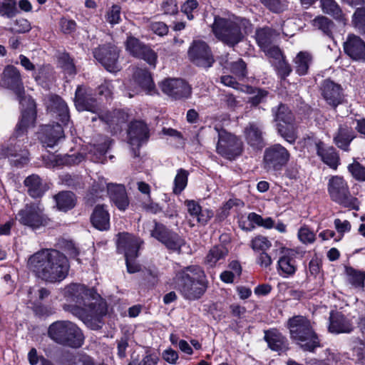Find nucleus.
<instances>
[{"mask_svg": "<svg viewBox=\"0 0 365 365\" xmlns=\"http://www.w3.org/2000/svg\"><path fill=\"white\" fill-rule=\"evenodd\" d=\"M278 76L282 79H285L292 72L291 66L286 61L285 57L277 61L272 62Z\"/></svg>", "mask_w": 365, "mask_h": 365, "instance_id": "nucleus-47", "label": "nucleus"}, {"mask_svg": "<svg viewBox=\"0 0 365 365\" xmlns=\"http://www.w3.org/2000/svg\"><path fill=\"white\" fill-rule=\"evenodd\" d=\"M151 236L161 242L168 250L180 253L185 241L177 232L169 230L164 225L155 222Z\"/></svg>", "mask_w": 365, "mask_h": 365, "instance_id": "nucleus-13", "label": "nucleus"}, {"mask_svg": "<svg viewBox=\"0 0 365 365\" xmlns=\"http://www.w3.org/2000/svg\"><path fill=\"white\" fill-rule=\"evenodd\" d=\"M279 35V33L277 31L268 26L257 29L255 31V38L261 49L272 45Z\"/></svg>", "mask_w": 365, "mask_h": 365, "instance_id": "nucleus-32", "label": "nucleus"}, {"mask_svg": "<svg viewBox=\"0 0 365 365\" xmlns=\"http://www.w3.org/2000/svg\"><path fill=\"white\" fill-rule=\"evenodd\" d=\"M199 6L197 0H187L181 6V11L187 15L189 20L193 19L192 12L197 9Z\"/></svg>", "mask_w": 365, "mask_h": 365, "instance_id": "nucleus-52", "label": "nucleus"}, {"mask_svg": "<svg viewBox=\"0 0 365 365\" xmlns=\"http://www.w3.org/2000/svg\"><path fill=\"white\" fill-rule=\"evenodd\" d=\"M64 137L63 130L59 123L48 124L42 126L40 140L46 147L53 148Z\"/></svg>", "mask_w": 365, "mask_h": 365, "instance_id": "nucleus-25", "label": "nucleus"}, {"mask_svg": "<svg viewBox=\"0 0 365 365\" xmlns=\"http://www.w3.org/2000/svg\"><path fill=\"white\" fill-rule=\"evenodd\" d=\"M140 242L139 239L128 233L119 235L117 246L120 253H123L127 270L129 273H135L140 270V265L135 263Z\"/></svg>", "mask_w": 365, "mask_h": 365, "instance_id": "nucleus-9", "label": "nucleus"}, {"mask_svg": "<svg viewBox=\"0 0 365 365\" xmlns=\"http://www.w3.org/2000/svg\"><path fill=\"white\" fill-rule=\"evenodd\" d=\"M247 143L255 150H262L265 145L263 125L257 121L247 123L244 129Z\"/></svg>", "mask_w": 365, "mask_h": 365, "instance_id": "nucleus-21", "label": "nucleus"}, {"mask_svg": "<svg viewBox=\"0 0 365 365\" xmlns=\"http://www.w3.org/2000/svg\"><path fill=\"white\" fill-rule=\"evenodd\" d=\"M48 336L56 343L72 348L80 347L84 339L81 329L66 320L52 323L48 329Z\"/></svg>", "mask_w": 365, "mask_h": 365, "instance_id": "nucleus-7", "label": "nucleus"}, {"mask_svg": "<svg viewBox=\"0 0 365 365\" xmlns=\"http://www.w3.org/2000/svg\"><path fill=\"white\" fill-rule=\"evenodd\" d=\"M28 267L37 278L56 283L67 277L70 265L63 253L53 249H43L30 256Z\"/></svg>", "mask_w": 365, "mask_h": 365, "instance_id": "nucleus-2", "label": "nucleus"}, {"mask_svg": "<svg viewBox=\"0 0 365 365\" xmlns=\"http://www.w3.org/2000/svg\"><path fill=\"white\" fill-rule=\"evenodd\" d=\"M188 175L189 173L182 168L178 170L177 175L174 179V186L173 189L174 194L179 195L185 190L187 185Z\"/></svg>", "mask_w": 365, "mask_h": 365, "instance_id": "nucleus-42", "label": "nucleus"}, {"mask_svg": "<svg viewBox=\"0 0 365 365\" xmlns=\"http://www.w3.org/2000/svg\"><path fill=\"white\" fill-rule=\"evenodd\" d=\"M312 61V57L309 53L300 51L294 59L296 72L300 76L307 74Z\"/></svg>", "mask_w": 365, "mask_h": 365, "instance_id": "nucleus-37", "label": "nucleus"}, {"mask_svg": "<svg viewBox=\"0 0 365 365\" xmlns=\"http://www.w3.org/2000/svg\"><path fill=\"white\" fill-rule=\"evenodd\" d=\"M267 9L274 13H279L287 7V0H259Z\"/></svg>", "mask_w": 365, "mask_h": 365, "instance_id": "nucleus-45", "label": "nucleus"}, {"mask_svg": "<svg viewBox=\"0 0 365 365\" xmlns=\"http://www.w3.org/2000/svg\"><path fill=\"white\" fill-rule=\"evenodd\" d=\"M328 329L333 334L350 333L353 330V326L343 314L331 312Z\"/></svg>", "mask_w": 365, "mask_h": 365, "instance_id": "nucleus-28", "label": "nucleus"}, {"mask_svg": "<svg viewBox=\"0 0 365 365\" xmlns=\"http://www.w3.org/2000/svg\"><path fill=\"white\" fill-rule=\"evenodd\" d=\"M74 101L78 110L97 113L99 109L96 99L93 97L92 91L82 85L76 88Z\"/></svg>", "mask_w": 365, "mask_h": 365, "instance_id": "nucleus-22", "label": "nucleus"}, {"mask_svg": "<svg viewBox=\"0 0 365 365\" xmlns=\"http://www.w3.org/2000/svg\"><path fill=\"white\" fill-rule=\"evenodd\" d=\"M102 190L98 191L96 189L93 187L87 194L86 196V203L91 206H92L95 202H97L98 199L101 197V195H100V192H101Z\"/></svg>", "mask_w": 365, "mask_h": 365, "instance_id": "nucleus-64", "label": "nucleus"}, {"mask_svg": "<svg viewBox=\"0 0 365 365\" xmlns=\"http://www.w3.org/2000/svg\"><path fill=\"white\" fill-rule=\"evenodd\" d=\"M334 226L336 231L340 234L348 232L351 229V224L348 220L342 221L340 219L334 220Z\"/></svg>", "mask_w": 365, "mask_h": 365, "instance_id": "nucleus-62", "label": "nucleus"}, {"mask_svg": "<svg viewBox=\"0 0 365 365\" xmlns=\"http://www.w3.org/2000/svg\"><path fill=\"white\" fill-rule=\"evenodd\" d=\"M93 56L107 71L115 72L118 70L119 50L115 45L107 43L100 46L94 49Z\"/></svg>", "mask_w": 365, "mask_h": 365, "instance_id": "nucleus-16", "label": "nucleus"}, {"mask_svg": "<svg viewBox=\"0 0 365 365\" xmlns=\"http://www.w3.org/2000/svg\"><path fill=\"white\" fill-rule=\"evenodd\" d=\"M31 28V24L27 19L19 18L15 20L14 27L11 30L17 33H25L29 31Z\"/></svg>", "mask_w": 365, "mask_h": 365, "instance_id": "nucleus-56", "label": "nucleus"}, {"mask_svg": "<svg viewBox=\"0 0 365 365\" xmlns=\"http://www.w3.org/2000/svg\"><path fill=\"white\" fill-rule=\"evenodd\" d=\"M24 184L27 189L28 194L33 198L41 197L47 190L46 184L36 174H32L26 178Z\"/></svg>", "mask_w": 365, "mask_h": 365, "instance_id": "nucleus-31", "label": "nucleus"}, {"mask_svg": "<svg viewBox=\"0 0 365 365\" xmlns=\"http://www.w3.org/2000/svg\"><path fill=\"white\" fill-rule=\"evenodd\" d=\"M290 158V153L280 144H274L264 150L263 167L268 171H279L286 166Z\"/></svg>", "mask_w": 365, "mask_h": 365, "instance_id": "nucleus-12", "label": "nucleus"}, {"mask_svg": "<svg viewBox=\"0 0 365 365\" xmlns=\"http://www.w3.org/2000/svg\"><path fill=\"white\" fill-rule=\"evenodd\" d=\"M64 295L68 301L76 304L73 313L88 326L92 327L93 323L99 322L100 319L106 314V304L94 289L73 283L66 287Z\"/></svg>", "mask_w": 365, "mask_h": 365, "instance_id": "nucleus-1", "label": "nucleus"}, {"mask_svg": "<svg viewBox=\"0 0 365 365\" xmlns=\"http://www.w3.org/2000/svg\"><path fill=\"white\" fill-rule=\"evenodd\" d=\"M290 337L305 351H313L319 346V341L311 322L305 317L297 315L287 321Z\"/></svg>", "mask_w": 365, "mask_h": 365, "instance_id": "nucleus-5", "label": "nucleus"}, {"mask_svg": "<svg viewBox=\"0 0 365 365\" xmlns=\"http://www.w3.org/2000/svg\"><path fill=\"white\" fill-rule=\"evenodd\" d=\"M327 191L330 199L340 206L349 210L359 209V200L351 194L349 185L342 177H331L328 182Z\"/></svg>", "mask_w": 365, "mask_h": 365, "instance_id": "nucleus-8", "label": "nucleus"}, {"mask_svg": "<svg viewBox=\"0 0 365 365\" xmlns=\"http://www.w3.org/2000/svg\"><path fill=\"white\" fill-rule=\"evenodd\" d=\"M320 90L324 99L333 108L342 103L344 95L341 85L329 79H325L321 84Z\"/></svg>", "mask_w": 365, "mask_h": 365, "instance_id": "nucleus-19", "label": "nucleus"}, {"mask_svg": "<svg viewBox=\"0 0 365 365\" xmlns=\"http://www.w3.org/2000/svg\"><path fill=\"white\" fill-rule=\"evenodd\" d=\"M249 21L246 19H232L215 16L212 25L215 36L225 44L233 47L243 38L241 26H246Z\"/></svg>", "mask_w": 365, "mask_h": 365, "instance_id": "nucleus-6", "label": "nucleus"}, {"mask_svg": "<svg viewBox=\"0 0 365 365\" xmlns=\"http://www.w3.org/2000/svg\"><path fill=\"white\" fill-rule=\"evenodd\" d=\"M229 250L225 245H215L208 251L205 263L210 267H213L218 262L224 260Z\"/></svg>", "mask_w": 365, "mask_h": 365, "instance_id": "nucleus-36", "label": "nucleus"}, {"mask_svg": "<svg viewBox=\"0 0 365 365\" xmlns=\"http://www.w3.org/2000/svg\"><path fill=\"white\" fill-rule=\"evenodd\" d=\"M55 199L58 208L64 211L73 208L76 202L75 195L69 191L59 192Z\"/></svg>", "mask_w": 365, "mask_h": 365, "instance_id": "nucleus-38", "label": "nucleus"}, {"mask_svg": "<svg viewBox=\"0 0 365 365\" xmlns=\"http://www.w3.org/2000/svg\"><path fill=\"white\" fill-rule=\"evenodd\" d=\"M264 339L269 348L274 351L282 353L289 349L288 340L277 329L264 331Z\"/></svg>", "mask_w": 365, "mask_h": 365, "instance_id": "nucleus-27", "label": "nucleus"}, {"mask_svg": "<svg viewBox=\"0 0 365 365\" xmlns=\"http://www.w3.org/2000/svg\"><path fill=\"white\" fill-rule=\"evenodd\" d=\"M242 150L243 143L239 138L225 130H218L216 151L219 155L232 160L240 156Z\"/></svg>", "mask_w": 365, "mask_h": 365, "instance_id": "nucleus-11", "label": "nucleus"}, {"mask_svg": "<svg viewBox=\"0 0 365 365\" xmlns=\"http://www.w3.org/2000/svg\"><path fill=\"white\" fill-rule=\"evenodd\" d=\"M354 138V132L351 127L344 124L339 126L334 137V142L339 148L348 151L350 143Z\"/></svg>", "mask_w": 365, "mask_h": 365, "instance_id": "nucleus-33", "label": "nucleus"}, {"mask_svg": "<svg viewBox=\"0 0 365 365\" xmlns=\"http://www.w3.org/2000/svg\"><path fill=\"white\" fill-rule=\"evenodd\" d=\"M312 25L315 28L322 31L323 34L328 37H333V29L334 28V24L329 18L324 16H317L312 21Z\"/></svg>", "mask_w": 365, "mask_h": 365, "instance_id": "nucleus-39", "label": "nucleus"}, {"mask_svg": "<svg viewBox=\"0 0 365 365\" xmlns=\"http://www.w3.org/2000/svg\"><path fill=\"white\" fill-rule=\"evenodd\" d=\"M282 252V255L277 262L279 273L284 277L293 276L297 269L296 262L297 252L294 250L286 249Z\"/></svg>", "mask_w": 365, "mask_h": 365, "instance_id": "nucleus-24", "label": "nucleus"}, {"mask_svg": "<svg viewBox=\"0 0 365 365\" xmlns=\"http://www.w3.org/2000/svg\"><path fill=\"white\" fill-rule=\"evenodd\" d=\"M187 53L190 61L198 67L208 68L215 62L210 46L202 41H194Z\"/></svg>", "mask_w": 365, "mask_h": 365, "instance_id": "nucleus-14", "label": "nucleus"}, {"mask_svg": "<svg viewBox=\"0 0 365 365\" xmlns=\"http://www.w3.org/2000/svg\"><path fill=\"white\" fill-rule=\"evenodd\" d=\"M173 287L187 300L199 299L207 288L205 274L197 265L187 266L175 273Z\"/></svg>", "mask_w": 365, "mask_h": 365, "instance_id": "nucleus-4", "label": "nucleus"}, {"mask_svg": "<svg viewBox=\"0 0 365 365\" xmlns=\"http://www.w3.org/2000/svg\"><path fill=\"white\" fill-rule=\"evenodd\" d=\"M120 6L113 5L107 12L106 21L112 25L118 24L120 21Z\"/></svg>", "mask_w": 365, "mask_h": 365, "instance_id": "nucleus-51", "label": "nucleus"}, {"mask_svg": "<svg viewBox=\"0 0 365 365\" xmlns=\"http://www.w3.org/2000/svg\"><path fill=\"white\" fill-rule=\"evenodd\" d=\"M352 24L360 32L365 34V9H357L353 15Z\"/></svg>", "mask_w": 365, "mask_h": 365, "instance_id": "nucleus-48", "label": "nucleus"}, {"mask_svg": "<svg viewBox=\"0 0 365 365\" xmlns=\"http://www.w3.org/2000/svg\"><path fill=\"white\" fill-rule=\"evenodd\" d=\"M108 192L111 200L120 210H125L128 205L129 200L124 185L120 184H108Z\"/></svg>", "mask_w": 365, "mask_h": 365, "instance_id": "nucleus-29", "label": "nucleus"}, {"mask_svg": "<svg viewBox=\"0 0 365 365\" xmlns=\"http://www.w3.org/2000/svg\"><path fill=\"white\" fill-rule=\"evenodd\" d=\"M19 222L32 229H37L46 226L48 218L44 213V208L40 203H27L19 211Z\"/></svg>", "mask_w": 365, "mask_h": 365, "instance_id": "nucleus-10", "label": "nucleus"}, {"mask_svg": "<svg viewBox=\"0 0 365 365\" xmlns=\"http://www.w3.org/2000/svg\"><path fill=\"white\" fill-rule=\"evenodd\" d=\"M271 242L264 236H257L251 242V247L254 250H262L264 252L271 247Z\"/></svg>", "mask_w": 365, "mask_h": 365, "instance_id": "nucleus-50", "label": "nucleus"}, {"mask_svg": "<svg viewBox=\"0 0 365 365\" xmlns=\"http://www.w3.org/2000/svg\"><path fill=\"white\" fill-rule=\"evenodd\" d=\"M47 108L52 115L62 123L66 124L70 119L68 108L66 102L57 95H49L47 98Z\"/></svg>", "mask_w": 365, "mask_h": 365, "instance_id": "nucleus-23", "label": "nucleus"}, {"mask_svg": "<svg viewBox=\"0 0 365 365\" xmlns=\"http://www.w3.org/2000/svg\"><path fill=\"white\" fill-rule=\"evenodd\" d=\"M129 143L133 147L138 148L142 143L147 141L149 138L148 128L142 121H135L130 123L128 131Z\"/></svg>", "mask_w": 365, "mask_h": 365, "instance_id": "nucleus-26", "label": "nucleus"}, {"mask_svg": "<svg viewBox=\"0 0 365 365\" xmlns=\"http://www.w3.org/2000/svg\"><path fill=\"white\" fill-rule=\"evenodd\" d=\"M149 28L153 33L160 36H165L168 33V26L161 21L151 22Z\"/></svg>", "mask_w": 365, "mask_h": 365, "instance_id": "nucleus-59", "label": "nucleus"}, {"mask_svg": "<svg viewBox=\"0 0 365 365\" xmlns=\"http://www.w3.org/2000/svg\"><path fill=\"white\" fill-rule=\"evenodd\" d=\"M58 64L63 71L68 75H74L76 73V67L68 53H62L58 58Z\"/></svg>", "mask_w": 365, "mask_h": 365, "instance_id": "nucleus-46", "label": "nucleus"}, {"mask_svg": "<svg viewBox=\"0 0 365 365\" xmlns=\"http://www.w3.org/2000/svg\"><path fill=\"white\" fill-rule=\"evenodd\" d=\"M241 203L237 199H230L226 202L221 208V211L217 214V217L222 220L229 214V211L235 206H238Z\"/></svg>", "mask_w": 365, "mask_h": 365, "instance_id": "nucleus-57", "label": "nucleus"}, {"mask_svg": "<svg viewBox=\"0 0 365 365\" xmlns=\"http://www.w3.org/2000/svg\"><path fill=\"white\" fill-rule=\"evenodd\" d=\"M344 51L351 60L365 63V41L359 36L349 34L343 43Z\"/></svg>", "mask_w": 365, "mask_h": 365, "instance_id": "nucleus-18", "label": "nucleus"}, {"mask_svg": "<svg viewBox=\"0 0 365 365\" xmlns=\"http://www.w3.org/2000/svg\"><path fill=\"white\" fill-rule=\"evenodd\" d=\"M185 203L190 215L195 218L200 214L201 207L194 200H186Z\"/></svg>", "mask_w": 365, "mask_h": 365, "instance_id": "nucleus-63", "label": "nucleus"}, {"mask_svg": "<svg viewBox=\"0 0 365 365\" xmlns=\"http://www.w3.org/2000/svg\"><path fill=\"white\" fill-rule=\"evenodd\" d=\"M349 171L352 176L359 180H365V167L359 163H354L349 165Z\"/></svg>", "mask_w": 365, "mask_h": 365, "instance_id": "nucleus-53", "label": "nucleus"}, {"mask_svg": "<svg viewBox=\"0 0 365 365\" xmlns=\"http://www.w3.org/2000/svg\"><path fill=\"white\" fill-rule=\"evenodd\" d=\"M230 70L239 77H245L247 74L246 64L241 58L230 63Z\"/></svg>", "mask_w": 365, "mask_h": 365, "instance_id": "nucleus-55", "label": "nucleus"}, {"mask_svg": "<svg viewBox=\"0 0 365 365\" xmlns=\"http://www.w3.org/2000/svg\"><path fill=\"white\" fill-rule=\"evenodd\" d=\"M128 87L135 93L140 91H144L150 95L155 93V84L150 73L147 70L139 68H135L133 81H130V86Z\"/></svg>", "mask_w": 365, "mask_h": 365, "instance_id": "nucleus-20", "label": "nucleus"}, {"mask_svg": "<svg viewBox=\"0 0 365 365\" xmlns=\"http://www.w3.org/2000/svg\"><path fill=\"white\" fill-rule=\"evenodd\" d=\"M125 48L133 57L143 59L150 66L155 67L158 59L156 52L138 38L133 36L128 37L125 41Z\"/></svg>", "mask_w": 365, "mask_h": 365, "instance_id": "nucleus-15", "label": "nucleus"}, {"mask_svg": "<svg viewBox=\"0 0 365 365\" xmlns=\"http://www.w3.org/2000/svg\"><path fill=\"white\" fill-rule=\"evenodd\" d=\"M91 221L93 227L103 231L110 227V215L103 205H97L91 217Z\"/></svg>", "mask_w": 365, "mask_h": 365, "instance_id": "nucleus-34", "label": "nucleus"}, {"mask_svg": "<svg viewBox=\"0 0 365 365\" xmlns=\"http://www.w3.org/2000/svg\"><path fill=\"white\" fill-rule=\"evenodd\" d=\"M163 93L175 99L187 98L191 95V87L182 79H168L160 85Z\"/></svg>", "mask_w": 365, "mask_h": 365, "instance_id": "nucleus-17", "label": "nucleus"}, {"mask_svg": "<svg viewBox=\"0 0 365 365\" xmlns=\"http://www.w3.org/2000/svg\"><path fill=\"white\" fill-rule=\"evenodd\" d=\"M317 153L321 160L333 169H336L339 163V156L335 148L332 146H327L319 141L316 144Z\"/></svg>", "mask_w": 365, "mask_h": 365, "instance_id": "nucleus-30", "label": "nucleus"}, {"mask_svg": "<svg viewBox=\"0 0 365 365\" xmlns=\"http://www.w3.org/2000/svg\"><path fill=\"white\" fill-rule=\"evenodd\" d=\"M61 28L63 33L70 34L76 29V24L73 20L65 18L61 19Z\"/></svg>", "mask_w": 365, "mask_h": 365, "instance_id": "nucleus-61", "label": "nucleus"}, {"mask_svg": "<svg viewBox=\"0 0 365 365\" xmlns=\"http://www.w3.org/2000/svg\"><path fill=\"white\" fill-rule=\"evenodd\" d=\"M1 82L4 86L16 93L22 107L21 116L15 129V135L18 137L24 134L28 128L34 126L36 119V103L31 96H24L20 73L14 66H6Z\"/></svg>", "mask_w": 365, "mask_h": 365, "instance_id": "nucleus-3", "label": "nucleus"}, {"mask_svg": "<svg viewBox=\"0 0 365 365\" xmlns=\"http://www.w3.org/2000/svg\"><path fill=\"white\" fill-rule=\"evenodd\" d=\"M277 130L279 135L289 143L295 142L297 136L296 128L292 123H277Z\"/></svg>", "mask_w": 365, "mask_h": 365, "instance_id": "nucleus-41", "label": "nucleus"}, {"mask_svg": "<svg viewBox=\"0 0 365 365\" xmlns=\"http://www.w3.org/2000/svg\"><path fill=\"white\" fill-rule=\"evenodd\" d=\"M274 120L278 123H294V118L287 106L280 104L276 110L273 109Z\"/></svg>", "mask_w": 365, "mask_h": 365, "instance_id": "nucleus-40", "label": "nucleus"}, {"mask_svg": "<svg viewBox=\"0 0 365 365\" xmlns=\"http://www.w3.org/2000/svg\"><path fill=\"white\" fill-rule=\"evenodd\" d=\"M298 237L304 244L312 243L315 241V234L307 227H302L299 230Z\"/></svg>", "mask_w": 365, "mask_h": 365, "instance_id": "nucleus-54", "label": "nucleus"}, {"mask_svg": "<svg viewBox=\"0 0 365 365\" xmlns=\"http://www.w3.org/2000/svg\"><path fill=\"white\" fill-rule=\"evenodd\" d=\"M348 281L355 287H363L365 279V272H361L351 267L346 269Z\"/></svg>", "mask_w": 365, "mask_h": 365, "instance_id": "nucleus-44", "label": "nucleus"}, {"mask_svg": "<svg viewBox=\"0 0 365 365\" xmlns=\"http://www.w3.org/2000/svg\"><path fill=\"white\" fill-rule=\"evenodd\" d=\"M353 352L357 360L361 363H365V340L356 338L353 342Z\"/></svg>", "mask_w": 365, "mask_h": 365, "instance_id": "nucleus-49", "label": "nucleus"}, {"mask_svg": "<svg viewBox=\"0 0 365 365\" xmlns=\"http://www.w3.org/2000/svg\"><path fill=\"white\" fill-rule=\"evenodd\" d=\"M262 50L267 56L273 58V61H279V59L281 60L282 58H284L279 48L277 46H274V44L269 46L267 48H263Z\"/></svg>", "mask_w": 365, "mask_h": 365, "instance_id": "nucleus-58", "label": "nucleus"}, {"mask_svg": "<svg viewBox=\"0 0 365 365\" xmlns=\"http://www.w3.org/2000/svg\"><path fill=\"white\" fill-rule=\"evenodd\" d=\"M322 11L331 16L336 21L346 25L347 19L339 4L334 0H321Z\"/></svg>", "mask_w": 365, "mask_h": 365, "instance_id": "nucleus-35", "label": "nucleus"}, {"mask_svg": "<svg viewBox=\"0 0 365 365\" xmlns=\"http://www.w3.org/2000/svg\"><path fill=\"white\" fill-rule=\"evenodd\" d=\"M16 0H0V16L12 19L18 13Z\"/></svg>", "mask_w": 365, "mask_h": 365, "instance_id": "nucleus-43", "label": "nucleus"}, {"mask_svg": "<svg viewBox=\"0 0 365 365\" xmlns=\"http://www.w3.org/2000/svg\"><path fill=\"white\" fill-rule=\"evenodd\" d=\"M162 9L166 14L173 15L178 12V7L175 0H165L162 3Z\"/></svg>", "mask_w": 365, "mask_h": 365, "instance_id": "nucleus-60", "label": "nucleus"}]
</instances>
